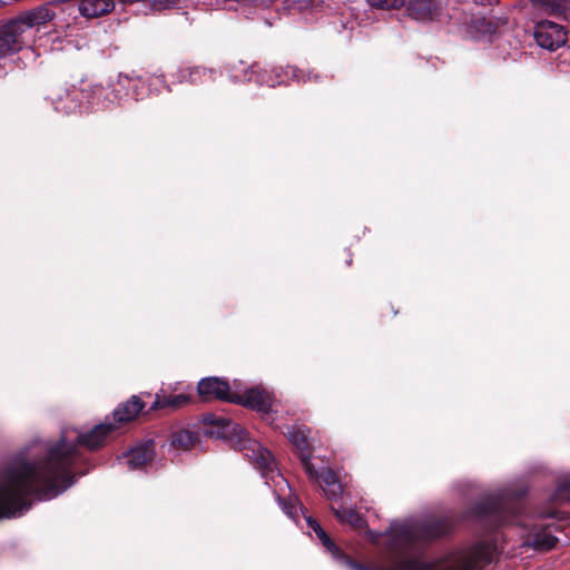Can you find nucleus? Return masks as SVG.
<instances>
[{"mask_svg": "<svg viewBox=\"0 0 570 570\" xmlns=\"http://www.w3.org/2000/svg\"><path fill=\"white\" fill-rule=\"evenodd\" d=\"M375 9L393 10L404 7L405 0H366Z\"/></svg>", "mask_w": 570, "mask_h": 570, "instance_id": "obj_24", "label": "nucleus"}, {"mask_svg": "<svg viewBox=\"0 0 570 570\" xmlns=\"http://www.w3.org/2000/svg\"><path fill=\"white\" fill-rule=\"evenodd\" d=\"M498 0H473V2L479 6H492Z\"/></svg>", "mask_w": 570, "mask_h": 570, "instance_id": "obj_30", "label": "nucleus"}, {"mask_svg": "<svg viewBox=\"0 0 570 570\" xmlns=\"http://www.w3.org/2000/svg\"><path fill=\"white\" fill-rule=\"evenodd\" d=\"M249 458L250 463L259 471L261 476L265 480V484L273 488V493L276 497L277 503L283 512L293 521H298L297 510H302V507H297L292 500L287 501L282 498L277 491V487L285 484L289 487L287 480L279 473L276 468L275 460L271 451L261 445L257 442L253 443V448L246 453Z\"/></svg>", "mask_w": 570, "mask_h": 570, "instance_id": "obj_6", "label": "nucleus"}, {"mask_svg": "<svg viewBox=\"0 0 570 570\" xmlns=\"http://www.w3.org/2000/svg\"><path fill=\"white\" fill-rule=\"evenodd\" d=\"M497 551L495 543L480 541L460 551L448 570H480L493 561Z\"/></svg>", "mask_w": 570, "mask_h": 570, "instance_id": "obj_7", "label": "nucleus"}, {"mask_svg": "<svg viewBox=\"0 0 570 570\" xmlns=\"http://www.w3.org/2000/svg\"><path fill=\"white\" fill-rule=\"evenodd\" d=\"M189 402V396L186 394H174V395H164L156 396V400L151 406V409H165L169 407L173 410L179 409L186 405Z\"/></svg>", "mask_w": 570, "mask_h": 570, "instance_id": "obj_20", "label": "nucleus"}, {"mask_svg": "<svg viewBox=\"0 0 570 570\" xmlns=\"http://www.w3.org/2000/svg\"><path fill=\"white\" fill-rule=\"evenodd\" d=\"M546 11L570 19V0H535Z\"/></svg>", "mask_w": 570, "mask_h": 570, "instance_id": "obj_22", "label": "nucleus"}, {"mask_svg": "<svg viewBox=\"0 0 570 570\" xmlns=\"http://www.w3.org/2000/svg\"><path fill=\"white\" fill-rule=\"evenodd\" d=\"M216 423L223 426H228L232 422L227 419H218Z\"/></svg>", "mask_w": 570, "mask_h": 570, "instance_id": "obj_31", "label": "nucleus"}, {"mask_svg": "<svg viewBox=\"0 0 570 570\" xmlns=\"http://www.w3.org/2000/svg\"><path fill=\"white\" fill-rule=\"evenodd\" d=\"M51 105L57 112L69 115L80 107L79 94L76 89H59L49 96Z\"/></svg>", "mask_w": 570, "mask_h": 570, "instance_id": "obj_16", "label": "nucleus"}, {"mask_svg": "<svg viewBox=\"0 0 570 570\" xmlns=\"http://www.w3.org/2000/svg\"><path fill=\"white\" fill-rule=\"evenodd\" d=\"M523 492L502 491L487 494L469 512V515L489 530L512 522L521 509Z\"/></svg>", "mask_w": 570, "mask_h": 570, "instance_id": "obj_3", "label": "nucleus"}, {"mask_svg": "<svg viewBox=\"0 0 570 570\" xmlns=\"http://www.w3.org/2000/svg\"><path fill=\"white\" fill-rule=\"evenodd\" d=\"M533 37L542 49L554 51L567 42L564 28L550 20H542L535 23Z\"/></svg>", "mask_w": 570, "mask_h": 570, "instance_id": "obj_9", "label": "nucleus"}, {"mask_svg": "<svg viewBox=\"0 0 570 570\" xmlns=\"http://www.w3.org/2000/svg\"><path fill=\"white\" fill-rule=\"evenodd\" d=\"M288 439L293 446L296 448V450L302 453H308L309 450V442H308V434L309 430L306 426H292L287 431Z\"/></svg>", "mask_w": 570, "mask_h": 570, "instance_id": "obj_19", "label": "nucleus"}, {"mask_svg": "<svg viewBox=\"0 0 570 570\" xmlns=\"http://www.w3.org/2000/svg\"><path fill=\"white\" fill-rule=\"evenodd\" d=\"M451 528L452 520L449 517L391 523L386 531L385 544L395 556L391 559V566L387 569H373L351 560L326 532H322L317 538L335 560L346 563L354 570H436L433 562L423 558L416 544L445 535Z\"/></svg>", "mask_w": 570, "mask_h": 570, "instance_id": "obj_2", "label": "nucleus"}, {"mask_svg": "<svg viewBox=\"0 0 570 570\" xmlns=\"http://www.w3.org/2000/svg\"><path fill=\"white\" fill-rule=\"evenodd\" d=\"M224 2H239V3H252L254 2L255 0H223Z\"/></svg>", "mask_w": 570, "mask_h": 570, "instance_id": "obj_32", "label": "nucleus"}, {"mask_svg": "<svg viewBox=\"0 0 570 570\" xmlns=\"http://www.w3.org/2000/svg\"><path fill=\"white\" fill-rule=\"evenodd\" d=\"M55 11L50 6H40L16 18L27 37L30 38L32 29L40 27L55 18Z\"/></svg>", "mask_w": 570, "mask_h": 570, "instance_id": "obj_15", "label": "nucleus"}, {"mask_svg": "<svg viewBox=\"0 0 570 570\" xmlns=\"http://www.w3.org/2000/svg\"><path fill=\"white\" fill-rule=\"evenodd\" d=\"M79 12L86 18H97L115 9V0H80Z\"/></svg>", "mask_w": 570, "mask_h": 570, "instance_id": "obj_18", "label": "nucleus"}, {"mask_svg": "<svg viewBox=\"0 0 570 570\" xmlns=\"http://www.w3.org/2000/svg\"><path fill=\"white\" fill-rule=\"evenodd\" d=\"M28 39L29 37H27L16 19L3 24L0 28V58L18 52Z\"/></svg>", "mask_w": 570, "mask_h": 570, "instance_id": "obj_10", "label": "nucleus"}, {"mask_svg": "<svg viewBox=\"0 0 570 570\" xmlns=\"http://www.w3.org/2000/svg\"><path fill=\"white\" fill-rule=\"evenodd\" d=\"M144 409L134 395L117 406L111 416L91 430H62L57 441L35 440L0 461V519L21 517L31 508V497L51 500L71 488L89 469L82 448L94 451L105 445L121 423L131 421Z\"/></svg>", "mask_w": 570, "mask_h": 570, "instance_id": "obj_1", "label": "nucleus"}, {"mask_svg": "<svg viewBox=\"0 0 570 570\" xmlns=\"http://www.w3.org/2000/svg\"><path fill=\"white\" fill-rule=\"evenodd\" d=\"M323 491H324L325 495L327 497V499L337 500L341 497L343 489H342V485L340 484V482H337V483H332L328 487H324Z\"/></svg>", "mask_w": 570, "mask_h": 570, "instance_id": "obj_27", "label": "nucleus"}, {"mask_svg": "<svg viewBox=\"0 0 570 570\" xmlns=\"http://www.w3.org/2000/svg\"><path fill=\"white\" fill-rule=\"evenodd\" d=\"M2 4H4V2H3V1H0V6H2Z\"/></svg>", "mask_w": 570, "mask_h": 570, "instance_id": "obj_35", "label": "nucleus"}, {"mask_svg": "<svg viewBox=\"0 0 570 570\" xmlns=\"http://www.w3.org/2000/svg\"><path fill=\"white\" fill-rule=\"evenodd\" d=\"M195 434L187 430H179L171 435V445L175 448H181L184 450L189 449L195 443Z\"/></svg>", "mask_w": 570, "mask_h": 570, "instance_id": "obj_23", "label": "nucleus"}, {"mask_svg": "<svg viewBox=\"0 0 570 570\" xmlns=\"http://www.w3.org/2000/svg\"><path fill=\"white\" fill-rule=\"evenodd\" d=\"M332 510L334 511L337 519L342 522L348 523L353 525L354 528H363L365 524L364 519L362 515L353 508L347 507H338L334 508L332 507Z\"/></svg>", "mask_w": 570, "mask_h": 570, "instance_id": "obj_21", "label": "nucleus"}, {"mask_svg": "<svg viewBox=\"0 0 570 570\" xmlns=\"http://www.w3.org/2000/svg\"><path fill=\"white\" fill-rule=\"evenodd\" d=\"M305 520H306V523L308 525V528L312 530V531H315L316 528H318L321 524L315 520L313 519L311 515H307L305 517Z\"/></svg>", "mask_w": 570, "mask_h": 570, "instance_id": "obj_29", "label": "nucleus"}, {"mask_svg": "<svg viewBox=\"0 0 570 570\" xmlns=\"http://www.w3.org/2000/svg\"><path fill=\"white\" fill-rule=\"evenodd\" d=\"M299 460L302 462V465L306 472V474L312 479V480H318V470L315 469V466L313 465V463L311 462V455L309 453H302L299 454Z\"/></svg>", "mask_w": 570, "mask_h": 570, "instance_id": "obj_26", "label": "nucleus"}, {"mask_svg": "<svg viewBox=\"0 0 570 570\" xmlns=\"http://www.w3.org/2000/svg\"><path fill=\"white\" fill-rule=\"evenodd\" d=\"M239 399L240 401L235 402L236 404L245 405L264 414L271 411L273 404V394L258 386L246 390L239 394Z\"/></svg>", "mask_w": 570, "mask_h": 570, "instance_id": "obj_14", "label": "nucleus"}, {"mask_svg": "<svg viewBox=\"0 0 570 570\" xmlns=\"http://www.w3.org/2000/svg\"><path fill=\"white\" fill-rule=\"evenodd\" d=\"M154 456L155 443L153 440H147L128 450L119 460L120 463L126 464L128 469L139 470L151 462Z\"/></svg>", "mask_w": 570, "mask_h": 570, "instance_id": "obj_13", "label": "nucleus"}, {"mask_svg": "<svg viewBox=\"0 0 570 570\" xmlns=\"http://www.w3.org/2000/svg\"><path fill=\"white\" fill-rule=\"evenodd\" d=\"M318 479L322 480L324 487H328L331 485L332 483H337V479H336V475L335 473L330 470V469H322L320 472H318Z\"/></svg>", "mask_w": 570, "mask_h": 570, "instance_id": "obj_28", "label": "nucleus"}, {"mask_svg": "<svg viewBox=\"0 0 570 570\" xmlns=\"http://www.w3.org/2000/svg\"><path fill=\"white\" fill-rule=\"evenodd\" d=\"M222 76V71L206 68L203 66L183 67L178 70V80L187 81L190 83H205L215 81L217 77Z\"/></svg>", "mask_w": 570, "mask_h": 570, "instance_id": "obj_17", "label": "nucleus"}, {"mask_svg": "<svg viewBox=\"0 0 570 570\" xmlns=\"http://www.w3.org/2000/svg\"><path fill=\"white\" fill-rule=\"evenodd\" d=\"M146 82L136 73H119L112 86H96L90 97V104L96 109H107L112 105H121L128 98L136 101L146 97Z\"/></svg>", "mask_w": 570, "mask_h": 570, "instance_id": "obj_5", "label": "nucleus"}, {"mask_svg": "<svg viewBox=\"0 0 570 570\" xmlns=\"http://www.w3.org/2000/svg\"><path fill=\"white\" fill-rule=\"evenodd\" d=\"M553 532L554 527L552 523H547L541 520L535 521L530 525V530L525 538V544L535 550H550L558 541Z\"/></svg>", "mask_w": 570, "mask_h": 570, "instance_id": "obj_12", "label": "nucleus"}, {"mask_svg": "<svg viewBox=\"0 0 570 570\" xmlns=\"http://www.w3.org/2000/svg\"><path fill=\"white\" fill-rule=\"evenodd\" d=\"M240 430L242 429L239 428V425H237V424L233 425V430H232L233 432H237V431H240Z\"/></svg>", "mask_w": 570, "mask_h": 570, "instance_id": "obj_34", "label": "nucleus"}, {"mask_svg": "<svg viewBox=\"0 0 570 570\" xmlns=\"http://www.w3.org/2000/svg\"><path fill=\"white\" fill-rule=\"evenodd\" d=\"M197 390L204 400L217 399L232 403L240 401L239 394L230 391L228 382L217 376L202 379Z\"/></svg>", "mask_w": 570, "mask_h": 570, "instance_id": "obj_11", "label": "nucleus"}, {"mask_svg": "<svg viewBox=\"0 0 570 570\" xmlns=\"http://www.w3.org/2000/svg\"><path fill=\"white\" fill-rule=\"evenodd\" d=\"M410 18L419 22H446L452 17L444 12L443 0H405Z\"/></svg>", "mask_w": 570, "mask_h": 570, "instance_id": "obj_8", "label": "nucleus"}, {"mask_svg": "<svg viewBox=\"0 0 570 570\" xmlns=\"http://www.w3.org/2000/svg\"><path fill=\"white\" fill-rule=\"evenodd\" d=\"M313 532L316 534V537H318V535H321V534H322V532H325V530L320 525V527H318V528H316V529H315V531H313Z\"/></svg>", "mask_w": 570, "mask_h": 570, "instance_id": "obj_33", "label": "nucleus"}, {"mask_svg": "<svg viewBox=\"0 0 570 570\" xmlns=\"http://www.w3.org/2000/svg\"><path fill=\"white\" fill-rule=\"evenodd\" d=\"M554 498L559 501H564L570 503V473L564 476L563 480L558 484Z\"/></svg>", "mask_w": 570, "mask_h": 570, "instance_id": "obj_25", "label": "nucleus"}, {"mask_svg": "<svg viewBox=\"0 0 570 570\" xmlns=\"http://www.w3.org/2000/svg\"><path fill=\"white\" fill-rule=\"evenodd\" d=\"M227 72L230 80L235 82L255 80L259 86L275 87L277 85L287 83L289 80L297 82H309L318 80L320 76L312 71H303L296 67L286 66L274 68H261L257 63L247 66L244 61L238 60L227 66Z\"/></svg>", "mask_w": 570, "mask_h": 570, "instance_id": "obj_4", "label": "nucleus"}]
</instances>
